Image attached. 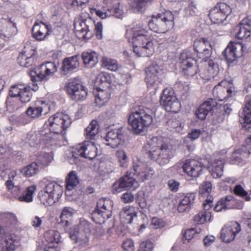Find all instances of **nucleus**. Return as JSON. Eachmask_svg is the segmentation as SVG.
<instances>
[{"mask_svg":"<svg viewBox=\"0 0 251 251\" xmlns=\"http://www.w3.org/2000/svg\"><path fill=\"white\" fill-rule=\"evenodd\" d=\"M144 151L148 156L160 165L168 163L173 156L172 148L163 141L161 138L153 137L150 139L144 147Z\"/></svg>","mask_w":251,"mask_h":251,"instance_id":"f257e3e1","label":"nucleus"},{"mask_svg":"<svg viewBox=\"0 0 251 251\" xmlns=\"http://www.w3.org/2000/svg\"><path fill=\"white\" fill-rule=\"evenodd\" d=\"M152 110L146 107L140 106L130 112L128 117V123L131 130L136 134H140L152 122Z\"/></svg>","mask_w":251,"mask_h":251,"instance_id":"f03ea898","label":"nucleus"},{"mask_svg":"<svg viewBox=\"0 0 251 251\" xmlns=\"http://www.w3.org/2000/svg\"><path fill=\"white\" fill-rule=\"evenodd\" d=\"M90 229L91 224L85 219H81L70 231V237L80 249H86L89 245Z\"/></svg>","mask_w":251,"mask_h":251,"instance_id":"7ed1b4c3","label":"nucleus"},{"mask_svg":"<svg viewBox=\"0 0 251 251\" xmlns=\"http://www.w3.org/2000/svg\"><path fill=\"white\" fill-rule=\"evenodd\" d=\"M90 229L91 224L85 219H81L70 231V237L80 249H86L89 245Z\"/></svg>","mask_w":251,"mask_h":251,"instance_id":"20e7f679","label":"nucleus"},{"mask_svg":"<svg viewBox=\"0 0 251 251\" xmlns=\"http://www.w3.org/2000/svg\"><path fill=\"white\" fill-rule=\"evenodd\" d=\"M174 16L170 11L153 15L148 23L150 29L156 33H163L174 26Z\"/></svg>","mask_w":251,"mask_h":251,"instance_id":"39448f33","label":"nucleus"},{"mask_svg":"<svg viewBox=\"0 0 251 251\" xmlns=\"http://www.w3.org/2000/svg\"><path fill=\"white\" fill-rule=\"evenodd\" d=\"M56 65L53 62H48L42 64L39 67L30 69L28 74L33 83L32 89L34 91L38 90V87L36 82L46 81L49 79L57 72Z\"/></svg>","mask_w":251,"mask_h":251,"instance_id":"423d86ee","label":"nucleus"},{"mask_svg":"<svg viewBox=\"0 0 251 251\" xmlns=\"http://www.w3.org/2000/svg\"><path fill=\"white\" fill-rule=\"evenodd\" d=\"M50 132L57 137V139L63 138V132L71 124V120L68 115L63 113H57L50 116L46 122Z\"/></svg>","mask_w":251,"mask_h":251,"instance_id":"0eeeda50","label":"nucleus"},{"mask_svg":"<svg viewBox=\"0 0 251 251\" xmlns=\"http://www.w3.org/2000/svg\"><path fill=\"white\" fill-rule=\"evenodd\" d=\"M63 192L62 187L55 182L47 184L44 189L40 191L38 197L46 206L53 204L55 201H58Z\"/></svg>","mask_w":251,"mask_h":251,"instance_id":"6e6552de","label":"nucleus"},{"mask_svg":"<svg viewBox=\"0 0 251 251\" xmlns=\"http://www.w3.org/2000/svg\"><path fill=\"white\" fill-rule=\"evenodd\" d=\"M180 67L183 73L187 76H193L199 71L195 54L190 50H185L180 54Z\"/></svg>","mask_w":251,"mask_h":251,"instance_id":"1a4fd4ad","label":"nucleus"},{"mask_svg":"<svg viewBox=\"0 0 251 251\" xmlns=\"http://www.w3.org/2000/svg\"><path fill=\"white\" fill-rule=\"evenodd\" d=\"M97 149L93 142L85 141L73 148L72 155L75 158L81 156L92 160L97 155Z\"/></svg>","mask_w":251,"mask_h":251,"instance_id":"9d476101","label":"nucleus"},{"mask_svg":"<svg viewBox=\"0 0 251 251\" xmlns=\"http://www.w3.org/2000/svg\"><path fill=\"white\" fill-rule=\"evenodd\" d=\"M231 12V8L226 3L221 2L210 10L209 16L214 24H220L226 21Z\"/></svg>","mask_w":251,"mask_h":251,"instance_id":"9b49d317","label":"nucleus"},{"mask_svg":"<svg viewBox=\"0 0 251 251\" xmlns=\"http://www.w3.org/2000/svg\"><path fill=\"white\" fill-rule=\"evenodd\" d=\"M160 102L166 110L174 112H177L180 107V103L175 95L174 91L171 88H166L163 90Z\"/></svg>","mask_w":251,"mask_h":251,"instance_id":"f8f14e48","label":"nucleus"},{"mask_svg":"<svg viewBox=\"0 0 251 251\" xmlns=\"http://www.w3.org/2000/svg\"><path fill=\"white\" fill-rule=\"evenodd\" d=\"M241 230L240 225L235 221H231L225 224L222 228L220 239L225 243L233 241Z\"/></svg>","mask_w":251,"mask_h":251,"instance_id":"ddd939ff","label":"nucleus"},{"mask_svg":"<svg viewBox=\"0 0 251 251\" xmlns=\"http://www.w3.org/2000/svg\"><path fill=\"white\" fill-rule=\"evenodd\" d=\"M162 72V69L157 64H153L147 69L146 81L148 88L152 87L154 91L158 88L161 82L159 76Z\"/></svg>","mask_w":251,"mask_h":251,"instance_id":"4468645a","label":"nucleus"},{"mask_svg":"<svg viewBox=\"0 0 251 251\" xmlns=\"http://www.w3.org/2000/svg\"><path fill=\"white\" fill-rule=\"evenodd\" d=\"M113 202L109 199H100L97 204L95 210L92 213L93 217H100L103 220L108 219L112 216Z\"/></svg>","mask_w":251,"mask_h":251,"instance_id":"2eb2a0df","label":"nucleus"},{"mask_svg":"<svg viewBox=\"0 0 251 251\" xmlns=\"http://www.w3.org/2000/svg\"><path fill=\"white\" fill-rule=\"evenodd\" d=\"M146 28V25L141 24L136 25L133 28L132 43L133 51L135 48L143 45V43H144V42H146L151 40Z\"/></svg>","mask_w":251,"mask_h":251,"instance_id":"dca6fc26","label":"nucleus"},{"mask_svg":"<svg viewBox=\"0 0 251 251\" xmlns=\"http://www.w3.org/2000/svg\"><path fill=\"white\" fill-rule=\"evenodd\" d=\"M134 171L132 168L130 171H127L126 174L119 180L114 182L112 186L113 193H119L124 189L128 190L131 188L136 182L135 179L133 177Z\"/></svg>","mask_w":251,"mask_h":251,"instance_id":"f3484780","label":"nucleus"},{"mask_svg":"<svg viewBox=\"0 0 251 251\" xmlns=\"http://www.w3.org/2000/svg\"><path fill=\"white\" fill-rule=\"evenodd\" d=\"M227 81H222L214 87L213 94L219 100L222 101L232 95L234 88Z\"/></svg>","mask_w":251,"mask_h":251,"instance_id":"a211bd4d","label":"nucleus"},{"mask_svg":"<svg viewBox=\"0 0 251 251\" xmlns=\"http://www.w3.org/2000/svg\"><path fill=\"white\" fill-rule=\"evenodd\" d=\"M143 163L138 159L134 160L132 164V170L134 174L139 177V179L142 181L151 177L155 174L153 168L150 167L143 166Z\"/></svg>","mask_w":251,"mask_h":251,"instance_id":"6ab92c4d","label":"nucleus"},{"mask_svg":"<svg viewBox=\"0 0 251 251\" xmlns=\"http://www.w3.org/2000/svg\"><path fill=\"white\" fill-rule=\"evenodd\" d=\"M67 91L70 98L75 101L83 100L87 95V91L85 87L74 81L68 84Z\"/></svg>","mask_w":251,"mask_h":251,"instance_id":"aec40b11","label":"nucleus"},{"mask_svg":"<svg viewBox=\"0 0 251 251\" xmlns=\"http://www.w3.org/2000/svg\"><path fill=\"white\" fill-rule=\"evenodd\" d=\"M14 24L5 19L0 20V38L5 41L11 40L17 33Z\"/></svg>","mask_w":251,"mask_h":251,"instance_id":"412c9836","label":"nucleus"},{"mask_svg":"<svg viewBox=\"0 0 251 251\" xmlns=\"http://www.w3.org/2000/svg\"><path fill=\"white\" fill-rule=\"evenodd\" d=\"M203 168L201 163L195 159H187L182 166L183 172L188 176L193 177L199 176Z\"/></svg>","mask_w":251,"mask_h":251,"instance_id":"4be33fe9","label":"nucleus"},{"mask_svg":"<svg viewBox=\"0 0 251 251\" xmlns=\"http://www.w3.org/2000/svg\"><path fill=\"white\" fill-rule=\"evenodd\" d=\"M50 111V106L43 100H38L26 110L27 115L32 118H39L42 114L46 115Z\"/></svg>","mask_w":251,"mask_h":251,"instance_id":"5701e85b","label":"nucleus"},{"mask_svg":"<svg viewBox=\"0 0 251 251\" xmlns=\"http://www.w3.org/2000/svg\"><path fill=\"white\" fill-rule=\"evenodd\" d=\"M44 237L48 243L45 251H59L58 245L60 241V234L58 231L54 230L47 231L44 233Z\"/></svg>","mask_w":251,"mask_h":251,"instance_id":"b1692460","label":"nucleus"},{"mask_svg":"<svg viewBox=\"0 0 251 251\" xmlns=\"http://www.w3.org/2000/svg\"><path fill=\"white\" fill-rule=\"evenodd\" d=\"M243 46L239 43L230 42L225 50V57L228 63H232L242 55Z\"/></svg>","mask_w":251,"mask_h":251,"instance_id":"393cba45","label":"nucleus"},{"mask_svg":"<svg viewBox=\"0 0 251 251\" xmlns=\"http://www.w3.org/2000/svg\"><path fill=\"white\" fill-rule=\"evenodd\" d=\"M124 140V136L122 129L120 128L112 129L108 131L105 137V145L112 148L118 147L122 144Z\"/></svg>","mask_w":251,"mask_h":251,"instance_id":"a878e982","label":"nucleus"},{"mask_svg":"<svg viewBox=\"0 0 251 251\" xmlns=\"http://www.w3.org/2000/svg\"><path fill=\"white\" fill-rule=\"evenodd\" d=\"M35 51L33 50H24L19 55L18 61L20 66L28 68L32 67L36 63Z\"/></svg>","mask_w":251,"mask_h":251,"instance_id":"bb28decb","label":"nucleus"},{"mask_svg":"<svg viewBox=\"0 0 251 251\" xmlns=\"http://www.w3.org/2000/svg\"><path fill=\"white\" fill-rule=\"evenodd\" d=\"M213 200L210 197L207 199L203 203L204 211L200 212L195 216L194 221L198 224H203L207 221H209L211 217L210 212L207 211L212 206Z\"/></svg>","mask_w":251,"mask_h":251,"instance_id":"cd10ccee","label":"nucleus"},{"mask_svg":"<svg viewBox=\"0 0 251 251\" xmlns=\"http://www.w3.org/2000/svg\"><path fill=\"white\" fill-rule=\"evenodd\" d=\"M239 121L246 130L251 131V100L239 113Z\"/></svg>","mask_w":251,"mask_h":251,"instance_id":"c85d7f7f","label":"nucleus"},{"mask_svg":"<svg viewBox=\"0 0 251 251\" xmlns=\"http://www.w3.org/2000/svg\"><path fill=\"white\" fill-rule=\"evenodd\" d=\"M61 68L62 74H68L70 72L77 69L79 65L78 55H74L64 59Z\"/></svg>","mask_w":251,"mask_h":251,"instance_id":"c756f323","label":"nucleus"},{"mask_svg":"<svg viewBox=\"0 0 251 251\" xmlns=\"http://www.w3.org/2000/svg\"><path fill=\"white\" fill-rule=\"evenodd\" d=\"M48 26L42 22H35L32 28L33 37L36 40L41 41L49 34Z\"/></svg>","mask_w":251,"mask_h":251,"instance_id":"7c9ffc66","label":"nucleus"},{"mask_svg":"<svg viewBox=\"0 0 251 251\" xmlns=\"http://www.w3.org/2000/svg\"><path fill=\"white\" fill-rule=\"evenodd\" d=\"M196 198L195 193H189L184 196L179 201L177 209L179 212L188 211L193 205Z\"/></svg>","mask_w":251,"mask_h":251,"instance_id":"2f4dec72","label":"nucleus"},{"mask_svg":"<svg viewBox=\"0 0 251 251\" xmlns=\"http://www.w3.org/2000/svg\"><path fill=\"white\" fill-rule=\"evenodd\" d=\"M143 45L135 48L133 51L139 57H150L154 53V47L151 40L144 42Z\"/></svg>","mask_w":251,"mask_h":251,"instance_id":"473e14b6","label":"nucleus"},{"mask_svg":"<svg viewBox=\"0 0 251 251\" xmlns=\"http://www.w3.org/2000/svg\"><path fill=\"white\" fill-rule=\"evenodd\" d=\"M16 246V241L11 234H6L0 240V251H13Z\"/></svg>","mask_w":251,"mask_h":251,"instance_id":"72a5a7b5","label":"nucleus"},{"mask_svg":"<svg viewBox=\"0 0 251 251\" xmlns=\"http://www.w3.org/2000/svg\"><path fill=\"white\" fill-rule=\"evenodd\" d=\"M121 221L124 224H131L134 217L137 216L136 209L132 206H126L120 214Z\"/></svg>","mask_w":251,"mask_h":251,"instance_id":"f704fd0d","label":"nucleus"},{"mask_svg":"<svg viewBox=\"0 0 251 251\" xmlns=\"http://www.w3.org/2000/svg\"><path fill=\"white\" fill-rule=\"evenodd\" d=\"M235 202V201L232 196H226L222 198L217 202L214 206V210L217 212H219L223 210H226L233 208Z\"/></svg>","mask_w":251,"mask_h":251,"instance_id":"c9c22d12","label":"nucleus"},{"mask_svg":"<svg viewBox=\"0 0 251 251\" xmlns=\"http://www.w3.org/2000/svg\"><path fill=\"white\" fill-rule=\"evenodd\" d=\"M104 1L112 11L111 16L119 19L123 18L124 12L118 0H104Z\"/></svg>","mask_w":251,"mask_h":251,"instance_id":"e433bc0d","label":"nucleus"},{"mask_svg":"<svg viewBox=\"0 0 251 251\" xmlns=\"http://www.w3.org/2000/svg\"><path fill=\"white\" fill-rule=\"evenodd\" d=\"M219 68L218 65L213 60H211L208 62V67L206 73H202L200 71L201 76L205 79H210L214 78L219 73Z\"/></svg>","mask_w":251,"mask_h":251,"instance_id":"4c0bfd02","label":"nucleus"},{"mask_svg":"<svg viewBox=\"0 0 251 251\" xmlns=\"http://www.w3.org/2000/svg\"><path fill=\"white\" fill-rule=\"evenodd\" d=\"M225 161L221 158L215 160L209 167L210 171L213 178H220L223 174Z\"/></svg>","mask_w":251,"mask_h":251,"instance_id":"58836bf2","label":"nucleus"},{"mask_svg":"<svg viewBox=\"0 0 251 251\" xmlns=\"http://www.w3.org/2000/svg\"><path fill=\"white\" fill-rule=\"evenodd\" d=\"M81 57L85 66L92 68L98 62V55L94 51H85L81 54Z\"/></svg>","mask_w":251,"mask_h":251,"instance_id":"ea45409f","label":"nucleus"},{"mask_svg":"<svg viewBox=\"0 0 251 251\" xmlns=\"http://www.w3.org/2000/svg\"><path fill=\"white\" fill-rule=\"evenodd\" d=\"M212 101H206L202 103L196 111L197 117L203 120L205 119L208 113L212 109L214 104L212 103Z\"/></svg>","mask_w":251,"mask_h":251,"instance_id":"a19ab883","label":"nucleus"},{"mask_svg":"<svg viewBox=\"0 0 251 251\" xmlns=\"http://www.w3.org/2000/svg\"><path fill=\"white\" fill-rule=\"evenodd\" d=\"M36 187L35 185L30 186L23 191L21 195L18 196L17 200L21 202H30L33 201V194Z\"/></svg>","mask_w":251,"mask_h":251,"instance_id":"79ce46f5","label":"nucleus"},{"mask_svg":"<svg viewBox=\"0 0 251 251\" xmlns=\"http://www.w3.org/2000/svg\"><path fill=\"white\" fill-rule=\"evenodd\" d=\"M89 24L94 25V22L91 19L81 21L78 23V25H75V30L78 33H82V37L84 38H88L87 34L91 31Z\"/></svg>","mask_w":251,"mask_h":251,"instance_id":"37998d69","label":"nucleus"},{"mask_svg":"<svg viewBox=\"0 0 251 251\" xmlns=\"http://www.w3.org/2000/svg\"><path fill=\"white\" fill-rule=\"evenodd\" d=\"M39 171V166L36 162H32L22 168L20 172L25 177H30L34 176Z\"/></svg>","mask_w":251,"mask_h":251,"instance_id":"c03bdc74","label":"nucleus"},{"mask_svg":"<svg viewBox=\"0 0 251 251\" xmlns=\"http://www.w3.org/2000/svg\"><path fill=\"white\" fill-rule=\"evenodd\" d=\"M79 183V179L76 173L72 171L69 173L66 178V188L67 190H73Z\"/></svg>","mask_w":251,"mask_h":251,"instance_id":"a18cd8bd","label":"nucleus"},{"mask_svg":"<svg viewBox=\"0 0 251 251\" xmlns=\"http://www.w3.org/2000/svg\"><path fill=\"white\" fill-rule=\"evenodd\" d=\"M99 132V125L96 120H92L85 129V137L87 139L92 140Z\"/></svg>","mask_w":251,"mask_h":251,"instance_id":"49530a36","label":"nucleus"},{"mask_svg":"<svg viewBox=\"0 0 251 251\" xmlns=\"http://www.w3.org/2000/svg\"><path fill=\"white\" fill-rule=\"evenodd\" d=\"M193 46L195 50L212 48L211 42L207 38L204 37L195 39Z\"/></svg>","mask_w":251,"mask_h":251,"instance_id":"de8ad7c7","label":"nucleus"},{"mask_svg":"<svg viewBox=\"0 0 251 251\" xmlns=\"http://www.w3.org/2000/svg\"><path fill=\"white\" fill-rule=\"evenodd\" d=\"M101 62L104 67L110 71H116L119 69V65L115 59L103 57L102 58Z\"/></svg>","mask_w":251,"mask_h":251,"instance_id":"09e8293b","label":"nucleus"},{"mask_svg":"<svg viewBox=\"0 0 251 251\" xmlns=\"http://www.w3.org/2000/svg\"><path fill=\"white\" fill-rule=\"evenodd\" d=\"M237 32L236 33V37L238 39L240 40H244L248 39L251 35V27L247 26L244 27V26H236Z\"/></svg>","mask_w":251,"mask_h":251,"instance_id":"8fccbe9b","label":"nucleus"},{"mask_svg":"<svg viewBox=\"0 0 251 251\" xmlns=\"http://www.w3.org/2000/svg\"><path fill=\"white\" fill-rule=\"evenodd\" d=\"M7 110L10 112H13L21 106L19 100L12 98H7L5 102Z\"/></svg>","mask_w":251,"mask_h":251,"instance_id":"3c124183","label":"nucleus"},{"mask_svg":"<svg viewBox=\"0 0 251 251\" xmlns=\"http://www.w3.org/2000/svg\"><path fill=\"white\" fill-rule=\"evenodd\" d=\"M73 213L72 209L70 207H64L61 212L60 216L61 219L60 222H65V226H67L69 223L68 220L70 219L73 216Z\"/></svg>","mask_w":251,"mask_h":251,"instance_id":"603ef678","label":"nucleus"},{"mask_svg":"<svg viewBox=\"0 0 251 251\" xmlns=\"http://www.w3.org/2000/svg\"><path fill=\"white\" fill-rule=\"evenodd\" d=\"M195 51L199 58L206 61L211 56L212 48L202 49L201 50Z\"/></svg>","mask_w":251,"mask_h":251,"instance_id":"864d4df0","label":"nucleus"},{"mask_svg":"<svg viewBox=\"0 0 251 251\" xmlns=\"http://www.w3.org/2000/svg\"><path fill=\"white\" fill-rule=\"evenodd\" d=\"M40 135V140L46 144H48L50 142H53L55 140H60L57 139V137L56 135H54L52 133L50 132V131L49 133H47L45 131H42Z\"/></svg>","mask_w":251,"mask_h":251,"instance_id":"5fc2aeb1","label":"nucleus"},{"mask_svg":"<svg viewBox=\"0 0 251 251\" xmlns=\"http://www.w3.org/2000/svg\"><path fill=\"white\" fill-rule=\"evenodd\" d=\"M32 97V93L29 88L24 86L21 91L19 98L21 103H26L29 101Z\"/></svg>","mask_w":251,"mask_h":251,"instance_id":"6e6d98bb","label":"nucleus"},{"mask_svg":"<svg viewBox=\"0 0 251 251\" xmlns=\"http://www.w3.org/2000/svg\"><path fill=\"white\" fill-rule=\"evenodd\" d=\"M116 155L120 166L123 167H126L127 165L128 159L126 152L123 150H118L116 151Z\"/></svg>","mask_w":251,"mask_h":251,"instance_id":"4d7b16f0","label":"nucleus"},{"mask_svg":"<svg viewBox=\"0 0 251 251\" xmlns=\"http://www.w3.org/2000/svg\"><path fill=\"white\" fill-rule=\"evenodd\" d=\"M167 125L171 131L174 129L177 132H179L182 129L181 123L178 120L175 118L169 119L167 122Z\"/></svg>","mask_w":251,"mask_h":251,"instance_id":"13d9d810","label":"nucleus"},{"mask_svg":"<svg viewBox=\"0 0 251 251\" xmlns=\"http://www.w3.org/2000/svg\"><path fill=\"white\" fill-rule=\"evenodd\" d=\"M24 86L22 85H17L12 86L9 91V98H14L19 97L21 91L23 89Z\"/></svg>","mask_w":251,"mask_h":251,"instance_id":"bf43d9fd","label":"nucleus"},{"mask_svg":"<svg viewBox=\"0 0 251 251\" xmlns=\"http://www.w3.org/2000/svg\"><path fill=\"white\" fill-rule=\"evenodd\" d=\"M242 151L239 149L235 150L230 157V163L232 164H238L242 161Z\"/></svg>","mask_w":251,"mask_h":251,"instance_id":"052dcab7","label":"nucleus"},{"mask_svg":"<svg viewBox=\"0 0 251 251\" xmlns=\"http://www.w3.org/2000/svg\"><path fill=\"white\" fill-rule=\"evenodd\" d=\"M148 0H130L131 6L138 11L141 10L146 5Z\"/></svg>","mask_w":251,"mask_h":251,"instance_id":"680f3d73","label":"nucleus"},{"mask_svg":"<svg viewBox=\"0 0 251 251\" xmlns=\"http://www.w3.org/2000/svg\"><path fill=\"white\" fill-rule=\"evenodd\" d=\"M110 80L109 75L105 73H100L97 77L96 81L98 84H103L109 83Z\"/></svg>","mask_w":251,"mask_h":251,"instance_id":"e2e57ef3","label":"nucleus"},{"mask_svg":"<svg viewBox=\"0 0 251 251\" xmlns=\"http://www.w3.org/2000/svg\"><path fill=\"white\" fill-rule=\"evenodd\" d=\"M212 190V184L210 182L204 181L200 187V193L202 195L209 194Z\"/></svg>","mask_w":251,"mask_h":251,"instance_id":"0e129e2a","label":"nucleus"},{"mask_svg":"<svg viewBox=\"0 0 251 251\" xmlns=\"http://www.w3.org/2000/svg\"><path fill=\"white\" fill-rule=\"evenodd\" d=\"M106 5V7L104 9L97 10L96 11L97 15L101 19H105L112 15V11H110V9H109L108 6L107 5Z\"/></svg>","mask_w":251,"mask_h":251,"instance_id":"69168bd1","label":"nucleus"},{"mask_svg":"<svg viewBox=\"0 0 251 251\" xmlns=\"http://www.w3.org/2000/svg\"><path fill=\"white\" fill-rule=\"evenodd\" d=\"M122 248L124 251H134L135 250L134 243L131 239H126L122 244Z\"/></svg>","mask_w":251,"mask_h":251,"instance_id":"338daca9","label":"nucleus"},{"mask_svg":"<svg viewBox=\"0 0 251 251\" xmlns=\"http://www.w3.org/2000/svg\"><path fill=\"white\" fill-rule=\"evenodd\" d=\"M153 248V244L151 241H142L140 243L139 251H151Z\"/></svg>","mask_w":251,"mask_h":251,"instance_id":"774afa93","label":"nucleus"}]
</instances>
